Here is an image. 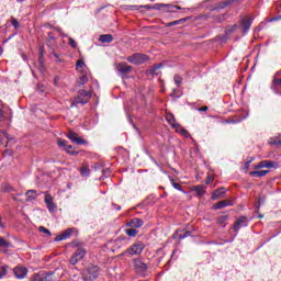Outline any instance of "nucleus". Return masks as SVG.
<instances>
[{"instance_id": "23", "label": "nucleus", "mask_w": 281, "mask_h": 281, "mask_svg": "<svg viewBox=\"0 0 281 281\" xmlns=\"http://www.w3.org/2000/svg\"><path fill=\"white\" fill-rule=\"evenodd\" d=\"M227 221H229L228 215H221L220 217H217L216 223H217V225L225 227L227 225Z\"/></svg>"}, {"instance_id": "15", "label": "nucleus", "mask_w": 281, "mask_h": 281, "mask_svg": "<svg viewBox=\"0 0 281 281\" xmlns=\"http://www.w3.org/2000/svg\"><path fill=\"white\" fill-rule=\"evenodd\" d=\"M278 161L262 160L259 162L258 168H279Z\"/></svg>"}, {"instance_id": "7", "label": "nucleus", "mask_w": 281, "mask_h": 281, "mask_svg": "<svg viewBox=\"0 0 281 281\" xmlns=\"http://www.w3.org/2000/svg\"><path fill=\"white\" fill-rule=\"evenodd\" d=\"M44 202L48 212L54 213L56 212V210H58V206L56 205V203H54V198L50 194H45Z\"/></svg>"}, {"instance_id": "29", "label": "nucleus", "mask_w": 281, "mask_h": 281, "mask_svg": "<svg viewBox=\"0 0 281 281\" xmlns=\"http://www.w3.org/2000/svg\"><path fill=\"white\" fill-rule=\"evenodd\" d=\"M125 234L127 236H130L131 238H135V236H137V234H138V231L133 228V227L132 228H126Z\"/></svg>"}, {"instance_id": "49", "label": "nucleus", "mask_w": 281, "mask_h": 281, "mask_svg": "<svg viewBox=\"0 0 281 281\" xmlns=\"http://www.w3.org/2000/svg\"><path fill=\"white\" fill-rule=\"evenodd\" d=\"M40 63H43V49H41V52H40Z\"/></svg>"}, {"instance_id": "25", "label": "nucleus", "mask_w": 281, "mask_h": 281, "mask_svg": "<svg viewBox=\"0 0 281 281\" xmlns=\"http://www.w3.org/2000/svg\"><path fill=\"white\" fill-rule=\"evenodd\" d=\"M249 175L250 177H267V175H269V170L250 171Z\"/></svg>"}, {"instance_id": "22", "label": "nucleus", "mask_w": 281, "mask_h": 281, "mask_svg": "<svg viewBox=\"0 0 281 281\" xmlns=\"http://www.w3.org/2000/svg\"><path fill=\"white\" fill-rule=\"evenodd\" d=\"M173 128H176V133H179L180 135H182V137H186V138L190 137V132L181 127V125L178 124Z\"/></svg>"}, {"instance_id": "2", "label": "nucleus", "mask_w": 281, "mask_h": 281, "mask_svg": "<svg viewBox=\"0 0 281 281\" xmlns=\"http://www.w3.org/2000/svg\"><path fill=\"white\" fill-rule=\"evenodd\" d=\"M85 256H87V249L78 246L69 259L70 265H78L80 260H83Z\"/></svg>"}, {"instance_id": "6", "label": "nucleus", "mask_w": 281, "mask_h": 281, "mask_svg": "<svg viewBox=\"0 0 281 281\" xmlns=\"http://www.w3.org/2000/svg\"><path fill=\"white\" fill-rule=\"evenodd\" d=\"M249 225V223L247 222V217L245 216H240L239 218H237V221L234 223L232 229H234L235 233V237L238 236V232H240V229H243V227H247Z\"/></svg>"}, {"instance_id": "32", "label": "nucleus", "mask_w": 281, "mask_h": 281, "mask_svg": "<svg viewBox=\"0 0 281 281\" xmlns=\"http://www.w3.org/2000/svg\"><path fill=\"white\" fill-rule=\"evenodd\" d=\"M5 276H8V266H0V280L5 278Z\"/></svg>"}, {"instance_id": "40", "label": "nucleus", "mask_w": 281, "mask_h": 281, "mask_svg": "<svg viewBox=\"0 0 281 281\" xmlns=\"http://www.w3.org/2000/svg\"><path fill=\"white\" fill-rule=\"evenodd\" d=\"M11 25L14 27V30H19V27H20L19 20H16V18H12Z\"/></svg>"}, {"instance_id": "8", "label": "nucleus", "mask_w": 281, "mask_h": 281, "mask_svg": "<svg viewBox=\"0 0 281 281\" xmlns=\"http://www.w3.org/2000/svg\"><path fill=\"white\" fill-rule=\"evenodd\" d=\"M162 8H167L165 12H175V10H181L179 5L166 4V3H156L153 5V10H162Z\"/></svg>"}, {"instance_id": "45", "label": "nucleus", "mask_w": 281, "mask_h": 281, "mask_svg": "<svg viewBox=\"0 0 281 281\" xmlns=\"http://www.w3.org/2000/svg\"><path fill=\"white\" fill-rule=\"evenodd\" d=\"M212 181H213L212 177L207 176L206 186H210V183H212Z\"/></svg>"}, {"instance_id": "50", "label": "nucleus", "mask_w": 281, "mask_h": 281, "mask_svg": "<svg viewBox=\"0 0 281 281\" xmlns=\"http://www.w3.org/2000/svg\"><path fill=\"white\" fill-rule=\"evenodd\" d=\"M278 76H281V70L277 71L273 76V78H278Z\"/></svg>"}, {"instance_id": "57", "label": "nucleus", "mask_w": 281, "mask_h": 281, "mask_svg": "<svg viewBox=\"0 0 281 281\" xmlns=\"http://www.w3.org/2000/svg\"><path fill=\"white\" fill-rule=\"evenodd\" d=\"M151 1H155V0H151Z\"/></svg>"}, {"instance_id": "43", "label": "nucleus", "mask_w": 281, "mask_h": 281, "mask_svg": "<svg viewBox=\"0 0 281 281\" xmlns=\"http://www.w3.org/2000/svg\"><path fill=\"white\" fill-rule=\"evenodd\" d=\"M179 23H181V21L177 20L173 22H169L167 25H168V27H172V25H179Z\"/></svg>"}, {"instance_id": "30", "label": "nucleus", "mask_w": 281, "mask_h": 281, "mask_svg": "<svg viewBox=\"0 0 281 281\" xmlns=\"http://www.w3.org/2000/svg\"><path fill=\"white\" fill-rule=\"evenodd\" d=\"M5 121V113H3V102L0 101V126H3Z\"/></svg>"}, {"instance_id": "9", "label": "nucleus", "mask_w": 281, "mask_h": 281, "mask_svg": "<svg viewBox=\"0 0 281 281\" xmlns=\"http://www.w3.org/2000/svg\"><path fill=\"white\" fill-rule=\"evenodd\" d=\"M134 269L137 271V273H140L142 276H144V273L148 271V265L142 261V259H135Z\"/></svg>"}, {"instance_id": "34", "label": "nucleus", "mask_w": 281, "mask_h": 281, "mask_svg": "<svg viewBox=\"0 0 281 281\" xmlns=\"http://www.w3.org/2000/svg\"><path fill=\"white\" fill-rule=\"evenodd\" d=\"M175 83L177 85V87H181L182 82H183V78H181V76L176 75L173 77Z\"/></svg>"}, {"instance_id": "56", "label": "nucleus", "mask_w": 281, "mask_h": 281, "mask_svg": "<svg viewBox=\"0 0 281 281\" xmlns=\"http://www.w3.org/2000/svg\"><path fill=\"white\" fill-rule=\"evenodd\" d=\"M40 91H42V92H43V91H45V90H44L43 88H40Z\"/></svg>"}, {"instance_id": "48", "label": "nucleus", "mask_w": 281, "mask_h": 281, "mask_svg": "<svg viewBox=\"0 0 281 281\" xmlns=\"http://www.w3.org/2000/svg\"><path fill=\"white\" fill-rule=\"evenodd\" d=\"M113 206H114V210H117V211L122 210V206H120L119 204H113Z\"/></svg>"}, {"instance_id": "10", "label": "nucleus", "mask_w": 281, "mask_h": 281, "mask_svg": "<svg viewBox=\"0 0 281 281\" xmlns=\"http://www.w3.org/2000/svg\"><path fill=\"white\" fill-rule=\"evenodd\" d=\"M67 137L68 139H70V142L77 144V146H82V144H87V140L78 137V134H76L74 131H69Z\"/></svg>"}, {"instance_id": "41", "label": "nucleus", "mask_w": 281, "mask_h": 281, "mask_svg": "<svg viewBox=\"0 0 281 281\" xmlns=\"http://www.w3.org/2000/svg\"><path fill=\"white\" fill-rule=\"evenodd\" d=\"M40 232L42 234H46L47 236H52V232H49V229L45 228V226H40Z\"/></svg>"}, {"instance_id": "39", "label": "nucleus", "mask_w": 281, "mask_h": 281, "mask_svg": "<svg viewBox=\"0 0 281 281\" xmlns=\"http://www.w3.org/2000/svg\"><path fill=\"white\" fill-rule=\"evenodd\" d=\"M85 67H87V64H85V60H82V59L77 60V69H78V71H80V69H82Z\"/></svg>"}, {"instance_id": "20", "label": "nucleus", "mask_w": 281, "mask_h": 281, "mask_svg": "<svg viewBox=\"0 0 281 281\" xmlns=\"http://www.w3.org/2000/svg\"><path fill=\"white\" fill-rule=\"evenodd\" d=\"M191 190L192 192H196L198 196H203L205 194V186L203 184L193 186Z\"/></svg>"}, {"instance_id": "33", "label": "nucleus", "mask_w": 281, "mask_h": 281, "mask_svg": "<svg viewBox=\"0 0 281 281\" xmlns=\"http://www.w3.org/2000/svg\"><path fill=\"white\" fill-rule=\"evenodd\" d=\"M188 236H192V232L187 231L183 235L177 233V238H178L179 240H183V238H188Z\"/></svg>"}, {"instance_id": "14", "label": "nucleus", "mask_w": 281, "mask_h": 281, "mask_svg": "<svg viewBox=\"0 0 281 281\" xmlns=\"http://www.w3.org/2000/svg\"><path fill=\"white\" fill-rule=\"evenodd\" d=\"M251 23H254V20H251L250 18L241 19L243 34H247V32H249V29L251 27Z\"/></svg>"}, {"instance_id": "28", "label": "nucleus", "mask_w": 281, "mask_h": 281, "mask_svg": "<svg viewBox=\"0 0 281 281\" xmlns=\"http://www.w3.org/2000/svg\"><path fill=\"white\" fill-rule=\"evenodd\" d=\"M87 82H89V78L87 77V75H82L77 80L78 87H82V85H87Z\"/></svg>"}, {"instance_id": "21", "label": "nucleus", "mask_w": 281, "mask_h": 281, "mask_svg": "<svg viewBox=\"0 0 281 281\" xmlns=\"http://www.w3.org/2000/svg\"><path fill=\"white\" fill-rule=\"evenodd\" d=\"M36 196H38V193L36 192V190H27L26 191V201L29 203L32 201H35Z\"/></svg>"}, {"instance_id": "47", "label": "nucleus", "mask_w": 281, "mask_h": 281, "mask_svg": "<svg viewBox=\"0 0 281 281\" xmlns=\"http://www.w3.org/2000/svg\"><path fill=\"white\" fill-rule=\"evenodd\" d=\"M207 109H209L207 106H202V108H199L198 111L203 112V111H207Z\"/></svg>"}, {"instance_id": "54", "label": "nucleus", "mask_w": 281, "mask_h": 281, "mask_svg": "<svg viewBox=\"0 0 281 281\" xmlns=\"http://www.w3.org/2000/svg\"><path fill=\"white\" fill-rule=\"evenodd\" d=\"M1 54H3V48L0 47V56H1Z\"/></svg>"}, {"instance_id": "26", "label": "nucleus", "mask_w": 281, "mask_h": 281, "mask_svg": "<svg viewBox=\"0 0 281 281\" xmlns=\"http://www.w3.org/2000/svg\"><path fill=\"white\" fill-rule=\"evenodd\" d=\"M166 120H167L168 124H170V126H172V128H175L178 125L176 122L175 115H172L171 113L166 115Z\"/></svg>"}, {"instance_id": "12", "label": "nucleus", "mask_w": 281, "mask_h": 281, "mask_svg": "<svg viewBox=\"0 0 281 281\" xmlns=\"http://www.w3.org/2000/svg\"><path fill=\"white\" fill-rule=\"evenodd\" d=\"M143 226H144V220H142L139 217H134V218L130 220V222L126 223V227H132L134 229H137Z\"/></svg>"}, {"instance_id": "53", "label": "nucleus", "mask_w": 281, "mask_h": 281, "mask_svg": "<svg viewBox=\"0 0 281 281\" xmlns=\"http://www.w3.org/2000/svg\"><path fill=\"white\" fill-rule=\"evenodd\" d=\"M25 0H16L18 3H23Z\"/></svg>"}, {"instance_id": "4", "label": "nucleus", "mask_w": 281, "mask_h": 281, "mask_svg": "<svg viewBox=\"0 0 281 281\" xmlns=\"http://www.w3.org/2000/svg\"><path fill=\"white\" fill-rule=\"evenodd\" d=\"M100 278V268L98 266H90L83 274L85 281H93Z\"/></svg>"}, {"instance_id": "52", "label": "nucleus", "mask_w": 281, "mask_h": 281, "mask_svg": "<svg viewBox=\"0 0 281 281\" xmlns=\"http://www.w3.org/2000/svg\"><path fill=\"white\" fill-rule=\"evenodd\" d=\"M1 221H2V218L0 217V227H1V229H3L5 226L3 225V223Z\"/></svg>"}, {"instance_id": "5", "label": "nucleus", "mask_w": 281, "mask_h": 281, "mask_svg": "<svg viewBox=\"0 0 281 281\" xmlns=\"http://www.w3.org/2000/svg\"><path fill=\"white\" fill-rule=\"evenodd\" d=\"M91 98V92L87 90H79L77 98H75V104H87Z\"/></svg>"}, {"instance_id": "46", "label": "nucleus", "mask_w": 281, "mask_h": 281, "mask_svg": "<svg viewBox=\"0 0 281 281\" xmlns=\"http://www.w3.org/2000/svg\"><path fill=\"white\" fill-rule=\"evenodd\" d=\"M2 135H4V137H5L7 139H12V138H10V135H8V133H7L5 131H2Z\"/></svg>"}, {"instance_id": "55", "label": "nucleus", "mask_w": 281, "mask_h": 281, "mask_svg": "<svg viewBox=\"0 0 281 281\" xmlns=\"http://www.w3.org/2000/svg\"><path fill=\"white\" fill-rule=\"evenodd\" d=\"M159 67H161V64H160V65H157V66H156V69H159Z\"/></svg>"}, {"instance_id": "27", "label": "nucleus", "mask_w": 281, "mask_h": 281, "mask_svg": "<svg viewBox=\"0 0 281 281\" xmlns=\"http://www.w3.org/2000/svg\"><path fill=\"white\" fill-rule=\"evenodd\" d=\"M169 180L171 182L172 188H175V190H179V192H183V194H186V191H183V188L181 187V184L175 182V178L169 177Z\"/></svg>"}, {"instance_id": "17", "label": "nucleus", "mask_w": 281, "mask_h": 281, "mask_svg": "<svg viewBox=\"0 0 281 281\" xmlns=\"http://www.w3.org/2000/svg\"><path fill=\"white\" fill-rule=\"evenodd\" d=\"M120 74H131L133 71V66L127 65L126 63H121L117 66Z\"/></svg>"}, {"instance_id": "3", "label": "nucleus", "mask_w": 281, "mask_h": 281, "mask_svg": "<svg viewBox=\"0 0 281 281\" xmlns=\"http://www.w3.org/2000/svg\"><path fill=\"white\" fill-rule=\"evenodd\" d=\"M127 63H131L132 65H144V63H147L149 60L148 55H144L142 53H135L126 58Z\"/></svg>"}, {"instance_id": "44", "label": "nucleus", "mask_w": 281, "mask_h": 281, "mask_svg": "<svg viewBox=\"0 0 281 281\" xmlns=\"http://www.w3.org/2000/svg\"><path fill=\"white\" fill-rule=\"evenodd\" d=\"M140 8H145V10H153V5L150 4L140 5Z\"/></svg>"}, {"instance_id": "13", "label": "nucleus", "mask_w": 281, "mask_h": 281, "mask_svg": "<svg viewBox=\"0 0 281 281\" xmlns=\"http://www.w3.org/2000/svg\"><path fill=\"white\" fill-rule=\"evenodd\" d=\"M13 273H14L15 278H18V280H23V278H25V276H27V268L15 267L13 269Z\"/></svg>"}, {"instance_id": "31", "label": "nucleus", "mask_w": 281, "mask_h": 281, "mask_svg": "<svg viewBox=\"0 0 281 281\" xmlns=\"http://www.w3.org/2000/svg\"><path fill=\"white\" fill-rule=\"evenodd\" d=\"M270 144H272V146H281V134L271 138Z\"/></svg>"}, {"instance_id": "36", "label": "nucleus", "mask_w": 281, "mask_h": 281, "mask_svg": "<svg viewBox=\"0 0 281 281\" xmlns=\"http://www.w3.org/2000/svg\"><path fill=\"white\" fill-rule=\"evenodd\" d=\"M80 172H81V177H89V175H91V170H89V168L87 167H82Z\"/></svg>"}, {"instance_id": "16", "label": "nucleus", "mask_w": 281, "mask_h": 281, "mask_svg": "<svg viewBox=\"0 0 281 281\" xmlns=\"http://www.w3.org/2000/svg\"><path fill=\"white\" fill-rule=\"evenodd\" d=\"M71 234H74L71 228L66 229L61 235L55 237V243H60V240H67V238H71Z\"/></svg>"}, {"instance_id": "37", "label": "nucleus", "mask_w": 281, "mask_h": 281, "mask_svg": "<svg viewBox=\"0 0 281 281\" xmlns=\"http://www.w3.org/2000/svg\"><path fill=\"white\" fill-rule=\"evenodd\" d=\"M0 247H4V249H7L8 247H10V243L5 240V238L0 237Z\"/></svg>"}, {"instance_id": "1", "label": "nucleus", "mask_w": 281, "mask_h": 281, "mask_svg": "<svg viewBox=\"0 0 281 281\" xmlns=\"http://www.w3.org/2000/svg\"><path fill=\"white\" fill-rule=\"evenodd\" d=\"M145 245L142 241H137L130 246L125 251L121 254L122 257L133 258V256L142 255V251L145 249Z\"/></svg>"}, {"instance_id": "38", "label": "nucleus", "mask_w": 281, "mask_h": 281, "mask_svg": "<svg viewBox=\"0 0 281 281\" xmlns=\"http://www.w3.org/2000/svg\"><path fill=\"white\" fill-rule=\"evenodd\" d=\"M68 44L70 45V47H72L74 49H76L78 47V43H76V40L72 37L68 38Z\"/></svg>"}, {"instance_id": "18", "label": "nucleus", "mask_w": 281, "mask_h": 281, "mask_svg": "<svg viewBox=\"0 0 281 281\" xmlns=\"http://www.w3.org/2000/svg\"><path fill=\"white\" fill-rule=\"evenodd\" d=\"M232 205H234V203H232V201L224 200V201H220L216 204H214L213 210H223V207H232Z\"/></svg>"}, {"instance_id": "42", "label": "nucleus", "mask_w": 281, "mask_h": 281, "mask_svg": "<svg viewBox=\"0 0 281 281\" xmlns=\"http://www.w3.org/2000/svg\"><path fill=\"white\" fill-rule=\"evenodd\" d=\"M57 144H58V146H59L60 148H64V149H65V147L67 146V142H66V140H63V139H58V140H57Z\"/></svg>"}, {"instance_id": "11", "label": "nucleus", "mask_w": 281, "mask_h": 281, "mask_svg": "<svg viewBox=\"0 0 281 281\" xmlns=\"http://www.w3.org/2000/svg\"><path fill=\"white\" fill-rule=\"evenodd\" d=\"M54 273L40 272L33 276L32 281H54Z\"/></svg>"}, {"instance_id": "51", "label": "nucleus", "mask_w": 281, "mask_h": 281, "mask_svg": "<svg viewBox=\"0 0 281 281\" xmlns=\"http://www.w3.org/2000/svg\"><path fill=\"white\" fill-rule=\"evenodd\" d=\"M280 19H281V15H280V16L272 18L271 21H280Z\"/></svg>"}, {"instance_id": "19", "label": "nucleus", "mask_w": 281, "mask_h": 281, "mask_svg": "<svg viewBox=\"0 0 281 281\" xmlns=\"http://www.w3.org/2000/svg\"><path fill=\"white\" fill-rule=\"evenodd\" d=\"M226 190L225 188H220L217 190H215L212 195H211V199L212 201H218V199H221V196H223L224 194H226Z\"/></svg>"}, {"instance_id": "24", "label": "nucleus", "mask_w": 281, "mask_h": 281, "mask_svg": "<svg viewBox=\"0 0 281 281\" xmlns=\"http://www.w3.org/2000/svg\"><path fill=\"white\" fill-rule=\"evenodd\" d=\"M100 43H113V35L111 34H103L99 37Z\"/></svg>"}, {"instance_id": "35", "label": "nucleus", "mask_w": 281, "mask_h": 281, "mask_svg": "<svg viewBox=\"0 0 281 281\" xmlns=\"http://www.w3.org/2000/svg\"><path fill=\"white\" fill-rule=\"evenodd\" d=\"M72 146L71 145H66L64 150H66V153H68V155H78V153L72 150Z\"/></svg>"}]
</instances>
